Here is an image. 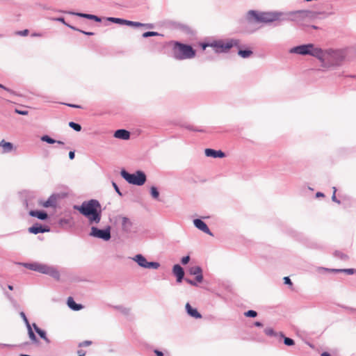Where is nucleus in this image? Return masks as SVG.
I'll use <instances>...</instances> for the list:
<instances>
[{"instance_id":"1","label":"nucleus","mask_w":356,"mask_h":356,"mask_svg":"<svg viewBox=\"0 0 356 356\" xmlns=\"http://www.w3.org/2000/svg\"><path fill=\"white\" fill-rule=\"evenodd\" d=\"M313 13L309 10H295L289 12L272 11L257 12L249 10L245 15V19L249 23H271L277 21H294L297 17H310Z\"/></svg>"},{"instance_id":"2","label":"nucleus","mask_w":356,"mask_h":356,"mask_svg":"<svg viewBox=\"0 0 356 356\" xmlns=\"http://www.w3.org/2000/svg\"><path fill=\"white\" fill-rule=\"evenodd\" d=\"M74 209L86 217L90 224H97L101 220V204L97 200L84 201L80 206H74Z\"/></svg>"},{"instance_id":"3","label":"nucleus","mask_w":356,"mask_h":356,"mask_svg":"<svg viewBox=\"0 0 356 356\" xmlns=\"http://www.w3.org/2000/svg\"><path fill=\"white\" fill-rule=\"evenodd\" d=\"M318 54L317 58L321 61L325 67L339 65L344 58L343 52L339 49L323 50L319 48Z\"/></svg>"},{"instance_id":"4","label":"nucleus","mask_w":356,"mask_h":356,"mask_svg":"<svg viewBox=\"0 0 356 356\" xmlns=\"http://www.w3.org/2000/svg\"><path fill=\"white\" fill-rule=\"evenodd\" d=\"M22 264L29 270L49 275L57 280L60 279L59 271L54 266L38 262L23 263Z\"/></svg>"},{"instance_id":"5","label":"nucleus","mask_w":356,"mask_h":356,"mask_svg":"<svg viewBox=\"0 0 356 356\" xmlns=\"http://www.w3.org/2000/svg\"><path fill=\"white\" fill-rule=\"evenodd\" d=\"M240 47V40L235 38L227 40H215L211 41L210 47H212L216 54L227 53L232 47Z\"/></svg>"},{"instance_id":"6","label":"nucleus","mask_w":356,"mask_h":356,"mask_svg":"<svg viewBox=\"0 0 356 356\" xmlns=\"http://www.w3.org/2000/svg\"><path fill=\"white\" fill-rule=\"evenodd\" d=\"M195 51L189 44L177 42L173 49V57L177 60H185L193 58Z\"/></svg>"},{"instance_id":"7","label":"nucleus","mask_w":356,"mask_h":356,"mask_svg":"<svg viewBox=\"0 0 356 356\" xmlns=\"http://www.w3.org/2000/svg\"><path fill=\"white\" fill-rule=\"evenodd\" d=\"M120 175L129 184L136 186H142L147 180L145 173L141 170H137L135 173L131 174L124 169H122Z\"/></svg>"},{"instance_id":"8","label":"nucleus","mask_w":356,"mask_h":356,"mask_svg":"<svg viewBox=\"0 0 356 356\" xmlns=\"http://www.w3.org/2000/svg\"><path fill=\"white\" fill-rule=\"evenodd\" d=\"M318 50L319 47L309 43L294 47L289 50V53L302 56L309 55L317 58V56H319Z\"/></svg>"},{"instance_id":"9","label":"nucleus","mask_w":356,"mask_h":356,"mask_svg":"<svg viewBox=\"0 0 356 356\" xmlns=\"http://www.w3.org/2000/svg\"><path fill=\"white\" fill-rule=\"evenodd\" d=\"M132 260L138 264V265L144 268L158 269L160 264L156 261H147L146 258L141 254H138L132 257Z\"/></svg>"},{"instance_id":"10","label":"nucleus","mask_w":356,"mask_h":356,"mask_svg":"<svg viewBox=\"0 0 356 356\" xmlns=\"http://www.w3.org/2000/svg\"><path fill=\"white\" fill-rule=\"evenodd\" d=\"M90 236L108 241L111 237V227L108 226L104 229H99L96 227H92Z\"/></svg>"},{"instance_id":"11","label":"nucleus","mask_w":356,"mask_h":356,"mask_svg":"<svg viewBox=\"0 0 356 356\" xmlns=\"http://www.w3.org/2000/svg\"><path fill=\"white\" fill-rule=\"evenodd\" d=\"M28 230L31 234H38L50 232V227L47 225H42L40 223L36 222L30 227Z\"/></svg>"},{"instance_id":"12","label":"nucleus","mask_w":356,"mask_h":356,"mask_svg":"<svg viewBox=\"0 0 356 356\" xmlns=\"http://www.w3.org/2000/svg\"><path fill=\"white\" fill-rule=\"evenodd\" d=\"M193 225L197 229L203 232L204 233L207 234L211 236H213V233L210 231L207 225L201 219H199V218L194 219Z\"/></svg>"},{"instance_id":"13","label":"nucleus","mask_w":356,"mask_h":356,"mask_svg":"<svg viewBox=\"0 0 356 356\" xmlns=\"http://www.w3.org/2000/svg\"><path fill=\"white\" fill-rule=\"evenodd\" d=\"M122 220V230L125 234H130L131 232L133 222L131 220L125 216L120 217Z\"/></svg>"},{"instance_id":"14","label":"nucleus","mask_w":356,"mask_h":356,"mask_svg":"<svg viewBox=\"0 0 356 356\" xmlns=\"http://www.w3.org/2000/svg\"><path fill=\"white\" fill-rule=\"evenodd\" d=\"M172 273L177 278V282L180 283L184 277V268L179 264L174 265L172 268Z\"/></svg>"},{"instance_id":"15","label":"nucleus","mask_w":356,"mask_h":356,"mask_svg":"<svg viewBox=\"0 0 356 356\" xmlns=\"http://www.w3.org/2000/svg\"><path fill=\"white\" fill-rule=\"evenodd\" d=\"M57 197L55 195H51L47 200L46 201H40L39 204L42 206L43 207H56V206Z\"/></svg>"},{"instance_id":"16","label":"nucleus","mask_w":356,"mask_h":356,"mask_svg":"<svg viewBox=\"0 0 356 356\" xmlns=\"http://www.w3.org/2000/svg\"><path fill=\"white\" fill-rule=\"evenodd\" d=\"M29 214L31 217L37 218L41 220H45L48 218L47 213L42 210H31Z\"/></svg>"},{"instance_id":"17","label":"nucleus","mask_w":356,"mask_h":356,"mask_svg":"<svg viewBox=\"0 0 356 356\" xmlns=\"http://www.w3.org/2000/svg\"><path fill=\"white\" fill-rule=\"evenodd\" d=\"M205 155L213 158H223L225 156V153L221 150H215L209 148L205 149Z\"/></svg>"},{"instance_id":"18","label":"nucleus","mask_w":356,"mask_h":356,"mask_svg":"<svg viewBox=\"0 0 356 356\" xmlns=\"http://www.w3.org/2000/svg\"><path fill=\"white\" fill-rule=\"evenodd\" d=\"M114 137L122 140H129L130 138V132L126 129H118L114 133Z\"/></svg>"},{"instance_id":"19","label":"nucleus","mask_w":356,"mask_h":356,"mask_svg":"<svg viewBox=\"0 0 356 356\" xmlns=\"http://www.w3.org/2000/svg\"><path fill=\"white\" fill-rule=\"evenodd\" d=\"M185 308L187 314L191 317L195 318H202L200 313L195 308H193L188 302L186 304Z\"/></svg>"},{"instance_id":"20","label":"nucleus","mask_w":356,"mask_h":356,"mask_svg":"<svg viewBox=\"0 0 356 356\" xmlns=\"http://www.w3.org/2000/svg\"><path fill=\"white\" fill-rule=\"evenodd\" d=\"M0 147L2 148V152L4 154L9 153L14 149V146L12 143L6 142L4 140L0 141Z\"/></svg>"},{"instance_id":"21","label":"nucleus","mask_w":356,"mask_h":356,"mask_svg":"<svg viewBox=\"0 0 356 356\" xmlns=\"http://www.w3.org/2000/svg\"><path fill=\"white\" fill-rule=\"evenodd\" d=\"M67 306L74 311H79L83 308L81 304H77L72 297H69L67 301Z\"/></svg>"},{"instance_id":"22","label":"nucleus","mask_w":356,"mask_h":356,"mask_svg":"<svg viewBox=\"0 0 356 356\" xmlns=\"http://www.w3.org/2000/svg\"><path fill=\"white\" fill-rule=\"evenodd\" d=\"M32 326L33 327L35 331L43 340H44L47 343L50 342L49 339L47 337L46 332L44 330L38 327L35 323H33Z\"/></svg>"},{"instance_id":"23","label":"nucleus","mask_w":356,"mask_h":356,"mask_svg":"<svg viewBox=\"0 0 356 356\" xmlns=\"http://www.w3.org/2000/svg\"><path fill=\"white\" fill-rule=\"evenodd\" d=\"M320 270H324V271H334V272H344L348 275H353L356 271L354 268H346V269H328L325 268H319Z\"/></svg>"},{"instance_id":"24","label":"nucleus","mask_w":356,"mask_h":356,"mask_svg":"<svg viewBox=\"0 0 356 356\" xmlns=\"http://www.w3.org/2000/svg\"><path fill=\"white\" fill-rule=\"evenodd\" d=\"M40 140L43 142H46L49 144L58 143L59 145H64V143L63 141L56 140L55 139L51 138L48 135H43L42 136H41Z\"/></svg>"},{"instance_id":"25","label":"nucleus","mask_w":356,"mask_h":356,"mask_svg":"<svg viewBox=\"0 0 356 356\" xmlns=\"http://www.w3.org/2000/svg\"><path fill=\"white\" fill-rule=\"evenodd\" d=\"M124 25H127V26H134V27H140V26H148V27H150V28L152 27V24H142L140 22H133V21H129V20H127V19H126V22H125Z\"/></svg>"},{"instance_id":"26","label":"nucleus","mask_w":356,"mask_h":356,"mask_svg":"<svg viewBox=\"0 0 356 356\" xmlns=\"http://www.w3.org/2000/svg\"><path fill=\"white\" fill-rule=\"evenodd\" d=\"M238 54L243 58H248L253 54V52L250 49H239Z\"/></svg>"},{"instance_id":"27","label":"nucleus","mask_w":356,"mask_h":356,"mask_svg":"<svg viewBox=\"0 0 356 356\" xmlns=\"http://www.w3.org/2000/svg\"><path fill=\"white\" fill-rule=\"evenodd\" d=\"M189 273L192 275H197L202 273V269L199 266H192L189 268Z\"/></svg>"},{"instance_id":"28","label":"nucleus","mask_w":356,"mask_h":356,"mask_svg":"<svg viewBox=\"0 0 356 356\" xmlns=\"http://www.w3.org/2000/svg\"><path fill=\"white\" fill-rule=\"evenodd\" d=\"M280 336L281 337H282L284 339V343L286 345V346H291L295 344V341L293 339H291V338H289V337H286L284 335V334L282 332H280Z\"/></svg>"},{"instance_id":"29","label":"nucleus","mask_w":356,"mask_h":356,"mask_svg":"<svg viewBox=\"0 0 356 356\" xmlns=\"http://www.w3.org/2000/svg\"><path fill=\"white\" fill-rule=\"evenodd\" d=\"M69 14L79 16L82 18H86L88 19H92L93 15L92 14H86V13H75V12H68Z\"/></svg>"},{"instance_id":"30","label":"nucleus","mask_w":356,"mask_h":356,"mask_svg":"<svg viewBox=\"0 0 356 356\" xmlns=\"http://www.w3.org/2000/svg\"><path fill=\"white\" fill-rule=\"evenodd\" d=\"M27 330H28L29 337L31 339V340L34 343H37L38 341V339H37L35 334H34V332L32 330L31 325H29V327H27Z\"/></svg>"},{"instance_id":"31","label":"nucleus","mask_w":356,"mask_h":356,"mask_svg":"<svg viewBox=\"0 0 356 356\" xmlns=\"http://www.w3.org/2000/svg\"><path fill=\"white\" fill-rule=\"evenodd\" d=\"M150 194L152 198L155 200H158L159 197V191L156 186H151L150 188Z\"/></svg>"},{"instance_id":"32","label":"nucleus","mask_w":356,"mask_h":356,"mask_svg":"<svg viewBox=\"0 0 356 356\" xmlns=\"http://www.w3.org/2000/svg\"><path fill=\"white\" fill-rule=\"evenodd\" d=\"M107 19L109 22H113L115 24H122V25H124L125 22H126V19H121V18H117V17H108Z\"/></svg>"},{"instance_id":"33","label":"nucleus","mask_w":356,"mask_h":356,"mask_svg":"<svg viewBox=\"0 0 356 356\" xmlns=\"http://www.w3.org/2000/svg\"><path fill=\"white\" fill-rule=\"evenodd\" d=\"M69 127L73 129L76 131H80L81 130V126L74 122H70Z\"/></svg>"},{"instance_id":"34","label":"nucleus","mask_w":356,"mask_h":356,"mask_svg":"<svg viewBox=\"0 0 356 356\" xmlns=\"http://www.w3.org/2000/svg\"><path fill=\"white\" fill-rule=\"evenodd\" d=\"M115 308L124 315H129L130 313L129 308H127L122 306H117Z\"/></svg>"},{"instance_id":"35","label":"nucleus","mask_w":356,"mask_h":356,"mask_svg":"<svg viewBox=\"0 0 356 356\" xmlns=\"http://www.w3.org/2000/svg\"><path fill=\"white\" fill-rule=\"evenodd\" d=\"M264 333L267 336L273 337L277 336V333L271 327H266L264 329Z\"/></svg>"},{"instance_id":"36","label":"nucleus","mask_w":356,"mask_h":356,"mask_svg":"<svg viewBox=\"0 0 356 356\" xmlns=\"http://www.w3.org/2000/svg\"><path fill=\"white\" fill-rule=\"evenodd\" d=\"M246 317L255 318L257 316V312L254 310H248L244 313Z\"/></svg>"},{"instance_id":"37","label":"nucleus","mask_w":356,"mask_h":356,"mask_svg":"<svg viewBox=\"0 0 356 356\" xmlns=\"http://www.w3.org/2000/svg\"><path fill=\"white\" fill-rule=\"evenodd\" d=\"M156 35H160V34L158 32H155V31H147L143 34V38H148V37L156 36Z\"/></svg>"},{"instance_id":"38","label":"nucleus","mask_w":356,"mask_h":356,"mask_svg":"<svg viewBox=\"0 0 356 356\" xmlns=\"http://www.w3.org/2000/svg\"><path fill=\"white\" fill-rule=\"evenodd\" d=\"M334 255L344 261L348 259V256L346 254H345L341 252H339V251H336L334 252Z\"/></svg>"},{"instance_id":"39","label":"nucleus","mask_w":356,"mask_h":356,"mask_svg":"<svg viewBox=\"0 0 356 356\" xmlns=\"http://www.w3.org/2000/svg\"><path fill=\"white\" fill-rule=\"evenodd\" d=\"M332 189H333V194H332V200L333 202H334L337 203V204H340V203H341L340 200H339L337 198V197H336V192H337V188H336V187H334H334L332 188Z\"/></svg>"},{"instance_id":"40","label":"nucleus","mask_w":356,"mask_h":356,"mask_svg":"<svg viewBox=\"0 0 356 356\" xmlns=\"http://www.w3.org/2000/svg\"><path fill=\"white\" fill-rule=\"evenodd\" d=\"M20 316H21V317L22 318V319H23L24 322L25 323L26 327H29V325H31V324L29 323V321L28 318H26V316L25 314H24L23 312H22L20 313Z\"/></svg>"},{"instance_id":"41","label":"nucleus","mask_w":356,"mask_h":356,"mask_svg":"<svg viewBox=\"0 0 356 356\" xmlns=\"http://www.w3.org/2000/svg\"><path fill=\"white\" fill-rule=\"evenodd\" d=\"M185 127H186V129H188L190 131H200V132L203 131L202 129H200L195 128L193 125H186Z\"/></svg>"},{"instance_id":"42","label":"nucleus","mask_w":356,"mask_h":356,"mask_svg":"<svg viewBox=\"0 0 356 356\" xmlns=\"http://www.w3.org/2000/svg\"><path fill=\"white\" fill-rule=\"evenodd\" d=\"M29 30L24 29L23 31H19L16 32V34L20 36H26L29 34Z\"/></svg>"},{"instance_id":"43","label":"nucleus","mask_w":356,"mask_h":356,"mask_svg":"<svg viewBox=\"0 0 356 356\" xmlns=\"http://www.w3.org/2000/svg\"><path fill=\"white\" fill-rule=\"evenodd\" d=\"M112 185L115 189V191L118 193V194L120 195V196H122V192L120 191L119 187L118 186L117 184L114 181L112 182Z\"/></svg>"},{"instance_id":"44","label":"nucleus","mask_w":356,"mask_h":356,"mask_svg":"<svg viewBox=\"0 0 356 356\" xmlns=\"http://www.w3.org/2000/svg\"><path fill=\"white\" fill-rule=\"evenodd\" d=\"M195 281L196 282L197 284L202 282L203 281V274L201 273L197 275H195Z\"/></svg>"},{"instance_id":"45","label":"nucleus","mask_w":356,"mask_h":356,"mask_svg":"<svg viewBox=\"0 0 356 356\" xmlns=\"http://www.w3.org/2000/svg\"><path fill=\"white\" fill-rule=\"evenodd\" d=\"M190 261V257L188 255L184 257L181 259V262L183 265L187 264Z\"/></svg>"},{"instance_id":"46","label":"nucleus","mask_w":356,"mask_h":356,"mask_svg":"<svg viewBox=\"0 0 356 356\" xmlns=\"http://www.w3.org/2000/svg\"><path fill=\"white\" fill-rule=\"evenodd\" d=\"M15 111L17 114L22 115H26L29 113V111H26V110H19V109H17V108H16Z\"/></svg>"},{"instance_id":"47","label":"nucleus","mask_w":356,"mask_h":356,"mask_svg":"<svg viewBox=\"0 0 356 356\" xmlns=\"http://www.w3.org/2000/svg\"><path fill=\"white\" fill-rule=\"evenodd\" d=\"M91 344H92V341H84L80 343L79 346V347L88 346H90Z\"/></svg>"},{"instance_id":"48","label":"nucleus","mask_w":356,"mask_h":356,"mask_svg":"<svg viewBox=\"0 0 356 356\" xmlns=\"http://www.w3.org/2000/svg\"><path fill=\"white\" fill-rule=\"evenodd\" d=\"M0 88H3V90L8 91V92L13 94V95H15V92H14L13 90H10V88L4 86L3 85L1 84L0 83Z\"/></svg>"},{"instance_id":"49","label":"nucleus","mask_w":356,"mask_h":356,"mask_svg":"<svg viewBox=\"0 0 356 356\" xmlns=\"http://www.w3.org/2000/svg\"><path fill=\"white\" fill-rule=\"evenodd\" d=\"M185 281L192 286H197V284L196 283V282L195 280H192L186 278Z\"/></svg>"},{"instance_id":"50","label":"nucleus","mask_w":356,"mask_h":356,"mask_svg":"<svg viewBox=\"0 0 356 356\" xmlns=\"http://www.w3.org/2000/svg\"><path fill=\"white\" fill-rule=\"evenodd\" d=\"M284 282L285 284L290 285V286L292 285V282L289 277H284Z\"/></svg>"},{"instance_id":"51","label":"nucleus","mask_w":356,"mask_h":356,"mask_svg":"<svg viewBox=\"0 0 356 356\" xmlns=\"http://www.w3.org/2000/svg\"><path fill=\"white\" fill-rule=\"evenodd\" d=\"M54 20L62 22L63 24H64L66 26L67 25V24L65 21V19L62 17L54 18Z\"/></svg>"},{"instance_id":"52","label":"nucleus","mask_w":356,"mask_h":356,"mask_svg":"<svg viewBox=\"0 0 356 356\" xmlns=\"http://www.w3.org/2000/svg\"><path fill=\"white\" fill-rule=\"evenodd\" d=\"M0 346L1 348H6V347H8V348H13L15 346V345H12V344H7V343H0Z\"/></svg>"},{"instance_id":"53","label":"nucleus","mask_w":356,"mask_h":356,"mask_svg":"<svg viewBox=\"0 0 356 356\" xmlns=\"http://www.w3.org/2000/svg\"><path fill=\"white\" fill-rule=\"evenodd\" d=\"M86 353V351L80 349V350H77L78 356H85Z\"/></svg>"},{"instance_id":"54","label":"nucleus","mask_w":356,"mask_h":356,"mask_svg":"<svg viewBox=\"0 0 356 356\" xmlns=\"http://www.w3.org/2000/svg\"><path fill=\"white\" fill-rule=\"evenodd\" d=\"M92 19L97 22H100L102 21V19L99 17L95 15H93Z\"/></svg>"},{"instance_id":"55","label":"nucleus","mask_w":356,"mask_h":356,"mask_svg":"<svg viewBox=\"0 0 356 356\" xmlns=\"http://www.w3.org/2000/svg\"><path fill=\"white\" fill-rule=\"evenodd\" d=\"M211 42H204L202 44V47L203 49H205L207 47H210Z\"/></svg>"},{"instance_id":"56","label":"nucleus","mask_w":356,"mask_h":356,"mask_svg":"<svg viewBox=\"0 0 356 356\" xmlns=\"http://www.w3.org/2000/svg\"><path fill=\"white\" fill-rule=\"evenodd\" d=\"M154 352L156 356H163V352L161 350H159L157 349L154 350Z\"/></svg>"},{"instance_id":"57","label":"nucleus","mask_w":356,"mask_h":356,"mask_svg":"<svg viewBox=\"0 0 356 356\" xmlns=\"http://www.w3.org/2000/svg\"><path fill=\"white\" fill-rule=\"evenodd\" d=\"M74 156H75V153L74 151H70L69 152V158L70 159L72 160L74 159Z\"/></svg>"},{"instance_id":"58","label":"nucleus","mask_w":356,"mask_h":356,"mask_svg":"<svg viewBox=\"0 0 356 356\" xmlns=\"http://www.w3.org/2000/svg\"><path fill=\"white\" fill-rule=\"evenodd\" d=\"M80 32L86 35H94L93 32L85 31H82V30L80 31Z\"/></svg>"},{"instance_id":"59","label":"nucleus","mask_w":356,"mask_h":356,"mask_svg":"<svg viewBox=\"0 0 356 356\" xmlns=\"http://www.w3.org/2000/svg\"><path fill=\"white\" fill-rule=\"evenodd\" d=\"M67 223H68V220H66V219H60V220H59V224H60V225H64V224H67Z\"/></svg>"},{"instance_id":"60","label":"nucleus","mask_w":356,"mask_h":356,"mask_svg":"<svg viewBox=\"0 0 356 356\" xmlns=\"http://www.w3.org/2000/svg\"><path fill=\"white\" fill-rule=\"evenodd\" d=\"M254 325L256 327H259L263 326V324L261 322H259V321L254 322Z\"/></svg>"},{"instance_id":"61","label":"nucleus","mask_w":356,"mask_h":356,"mask_svg":"<svg viewBox=\"0 0 356 356\" xmlns=\"http://www.w3.org/2000/svg\"><path fill=\"white\" fill-rule=\"evenodd\" d=\"M67 26H68L69 28H70L71 29L74 30V31H81L80 29H77V28H76V27H74L73 26H71V25H70L68 24H67Z\"/></svg>"},{"instance_id":"62","label":"nucleus","mask_w":356,"mask_h":356,"mask_svg":"<svg viewBox=\"0 0 356 356\" xmlns=\"http://www.w3.org/2000/svg\"><path fill=\"white\" fill-rule=\"evenodd\" d=\"M316 196L317 197H324V194L321 192H317L316 194Z\"/></svg>"},{"instance_id":"63","label":"nucleus","mask_w":356,"mask_h":356,"mask_svg":"<svg viewBox=\"0 0 356 356\" xmlns=\"http://www.w3.org/2000/svg\"><path fill=\"white\" fill-rule=\"evenodd\" d=\"M31 36H33V37H40V36H42V34L40 33H33L31 35Z\"/></svg>"},{"instance_id":"64","label":"nucleus","mask_w":356,"mask_h":356,"mask_svg":"<svg viewBox=\"0 0 356 356\" xmlns=\"http://www.w3.org/2000/svg\"><path fill=\"white\" fill-rule=\"evenodd\" d=\"M321 356H330V355L327 352H323L321 353Z\"/></svg>"}]
</instances>
